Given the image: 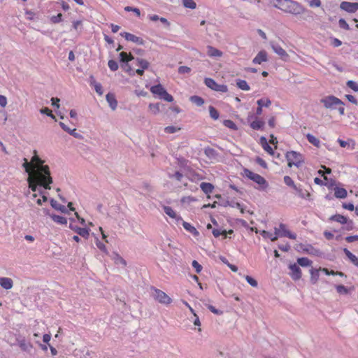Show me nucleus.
<instances>
[{
	"label": "nucleus",
	"instance_id": "412c9836",
	"mask_svg": "<svg viewBox=\"0 0 358 358\" xmlns=\"http://www.w3.org/2000/svg\"><path fill=\"white\" fill-rule=\"evenodd\" d=\"M271 48L275 53L280 56L282 58L287 57L286 51L278 43H271Z\"/></svg>",
	"mask_w": 358,
	"mask_h": 358
},
{
	"label": "nucleus",
	"instance_id": "dca6fc26",
	"mask_svg": "<svg viewBox=\"0 0 358 358\" xmlns=\"http://www.w3.org/2000/svg\"><path fill=\"white\" fill-rule=\"evenodd\" d=\"M268 60L267 53L264 50H262L257 53L253 59L252 62L255 64H261L263 62Z\"/></svg>",
	"mask_w": 358,
	"mask_h": 358
},
{
	"label": "nucleus",
	"instance_id": "338daca9",
	"mask_svg": "<svg viewBox=\"0 0 358 358\" xmlns=\"http://www.w3.org/2000/svg\"><path fill=\"white\" fill-rule=\"evenodd\" d=\"M178 71L180 74L189 73L191 71V69L186 66H179Z\"/></svg>",
	"mask_w": 358,
	"mask_h": 358
},
{
	"label": "nucleus",
	"instance_id": "a18cd8bd",
	"mask_svg": "<svg viewBox=\"0 0 358 358\" xmlns=\"http://www.w3.org/2000/svg\"><path fill=\"white\" fill-rule=\"evenodd\" d=\"M222 206L224 207L231 206L233 208H237L241 209V212H243L242 205L238 202L227 201Z\"/></svg>",
	"mask_w": 358,
	"mask_h": 358
},
{
	"label": "nucleus",
	"instance_id": "ddd939ff",
	"mask_svg": "<svg viewBox=\"0 0 358 358\" xmlns=\"http://www.w3.org/2000/svg\"><path fill=\"white\" fill-rule=\"evenodd\" d=\"M69 228L83 238L86 239L88 238L90 235L89 229L80 227L76 224H73V223H70Z\"/></svg>",
	"mask_w": 358,
	"mask_h": 358
},
{
	"label": "nucleus",
	"instance_id": "5701e85b",
	"mask_svg": "<svg viewBox=\"0 0 358 358\" xmlns=\"http://www.w3.org/2000/svg\"><path fill=\"white\" fill-rule=\"evenodd\" d=\"M180 222H182V224L186 231H187L188 232H189L194 236H197L199 234V233L196 230V229L194 226H192L191 224H189V222H187L185 221H183V220L180 221Z\"/></svg>",
	"mask_w": 358,
	"mask_h": 358
},
{
	"label": "nucleus",
	"instance_id": "f704fd0d",
	"mask_svg": "<svg viewBox=\"0 0 358 358\" xmlns=\"http://www.w3.org/2000/svg\"><path fill=\"white\" fill-rule=\"evenodd\" d=\"M261 235L263 238H269L271 241H275L278 238V234H276L275 232L272 234L271 232L265 230L261 231Z\"/></svg>",
	"mask_w": 358,
	"mask_h": 358
},
{
	"label": "nucleus",
	"instance_id": "20e7f679",
	"mask_svg": "<svg viewBox=\"0 0 358 358\" xmlns=\"http://www.w3.org/2000/svg\"><path fill=\"white\" fill-rule=\"evenodd\" d=\"M285 157L287 160L289 167L295 166L297 168H299L304 162L303 156L296 151L287 152Z\"/></svg>",
	"mask_w": 358,
	"mask_h": 358
},
{
	"label": "nucleus",
	"instance_id": "69168bd1",
	"mask_svg": "<svg viewBox=\"0 0 358 358\" xmlns=\"http://www.w3.org/2000/svg\"><path fill=\"white\" fill-rule=\"evenodd\" d=\"M62 20V15L61 13H59L57 15H53L50 17V21L52 23H59Z\"/></svg>",
	"mask_w": 358,
	"mask_h": 358
},
{
	"label": "nucleus",
	"instance_id": "c9c22d12",
	"mask_svg": "<svg viewBox=\"0 0 358 358\" xmlns=\"http://www.w3.org/2000/svg\"><path fill=\"white\" fill-rule=\"evenodd\" d=\"M136 65L139 66V69H142L143 70H146L148 69L150 64L149 62L142 58L137 57L136 59Z\"/></svg>",
	"mask_w": 358,
	"mask_h": 358
},
{
	"label": "nucleus",
	"instance_id": "a211bd4d",
	"mask_svg": "<svg viewBox=\"0 0 358 358\" xmlns=\"http://www.w3.org/2000/svg\"><path fill=\"white\" fill-rule=\"evenodd\" d=\"M207 55L210 57L215 58V57H222L223 53L220 50H218L211 45H208L207 46Z\"/></svg>",
	"mask_w": 358,
	"mask_h": 358
},
{
	"label": "nucleus",
	"instance_id": "4c0bfd02",
	"mask_svg": "<svg viewBox=\"0 0 358 358\" xmlns=\"http://www.w3.org/2000/svg\"><path fill=\"white\" fill-rule=\"evenodd\" d=\"M236 85L239 89L242 90L248 91L250 90L249 85L245 80H241V79L237 80Z\"/></svg>",
	"mask_w": 358,
	"mask_h": 358
},
{
	"label": "nucleus",
	"instance_id": "b1692460",
	"mask_svg": "<svg viewBox=\"0 0 358 358\" xmlns=\"http://www.w3.org/2000/svg\"><path fill=\"white\" fill-rule=\"evenodd\" d=\"M260 143L265 151H266L271 155H273L274 152L273 148L268 143L267 139L264 136L260 138Z\"/></svg>",
	"mask_w": 358,
	"mask_h": 358
},
{
	"label": "nucleus",
	"instance_id": "473e14b6",
	"mask_svg": "<svg viewBox=\"0 0 358 358\" xmlns=\"http://www.w3.org/2000/svg\"><path fill=\"white\" fill-rule=\"evenodd\" d=\"M306 139L308 140V141L311 143L312 145H313L314 146L317 147V148H319L320 146V141L315 136H314L313 134H307L306 135Z\"/></svg>",
	"mask_w": 358,
	"mask_h": 358
},
{
	"label": "nucleus",
	"instance_id": "603ef678",
	"mask_svg": "<svg viewBox=\"0 0 358 358\" xmlns=\"http://www.w3.org/2000/svg\"><path fill=\"white\" fill-rule=\"evenodd\" d=\"M336 289L337 292L341 294H347L349 292L348 289L343 285H336Z\"/></svg>",
	"mask_w": 358,
	"mask_h": 358
},
{
	"label": "nucleus",
	"instance_id": "393cba45",
	"mask_svg": "<svg viewBox=\"0 0 358 358\" xmlns=\"http://www.w3.org/2000/svg\"><path fill=\"white\" fill-rule=\"evenodd\" d=\"M297 192L298 196L306 200H310V194L306 189H302L300 187L296 186V189H294Z\"/></svg>",
	"mask_w": 358,
	"mask_h": 358
},
{
	"label": "nucleus",
	"instance_id": "37998d69",
	"mask_svg": "<svg viewBox=\"0 0 358 358\" xmlns=\"http://www.w3.org/2000/svg\"><path fill=\"white\" fill-rule=\"evenodd\" d=\"M223 124L232 130L236 131L238 129L237 125L231 120H224L223 121Z\"/></svg>",
	"mask_w": 358,
	"mask_h": 358
},
{
	"label": "nucleus",
	"instance_id": "6e6552de",
	"mask_svg": "<svg viewBox=\"0 0 358 358\" xmlns=\"http://www.w3.org/2000/svg\"><path fill=\"white\" fill-rule=\"evenodd\" d=\"M247 121L250 124V127L254 130H263L264 128V121L253 114L248 115Z\"/></svg>",
	"mask_w": 358,
	"mask_h": 358
},
{
	"label": "nucleus",
	"instance_id": "1a4fd4ad",
	"mask_svg": "<svg viewBox=\"0 0 358 358\" xmlns=\"http://www.w3.org/2000/svg\"><path fill=\"white\" fill-rule=\"evenodd\" d=\"M204 83L208 87L216 92H227L228 91L227 85L218 84L215 80L210 78H206L204 79Z\"/></svg>",
	"mask_w": 358,
	"mask_h": 358
},
{
	"label": "nucleus",
	"instance_id": "4be33fe9",
	"mask_svg": "<svg viewBox=\"0 0 358 358\" xmlns=\"http://www.w3.org/2000/svg\"><path fill=\"white\" fill-rule=\"evenodd\" d=\"M150 91L152 94H157L159 96V98H161L164 92L166 91V90L161 84H158L152 86L150 88Z\"/></svg>",
	"mask_w": 358,
	"mask_h": 358
},
{
	"label": "nucleus",
	"instance_id": "a19ab883",
	"mask_svg": "<svg viewBox=\"0 0 358 358\" xmlns=\"http://www.w3.org/2000/svg\"><path fill=\"white\" fill-rule=\"evenodd\" d=\"M257 103L259 106H261L262 108L266 107L268 108L271 106V101L269 99H260L257 101Z\"/></svg>",
	"mask_w": 358,
	"mask_h": 358
},
{
	"label": "nucleus",
	"instance_id": "bf43d9fd",
	"mask_svg": "<svg viewBox=\"0 0 358 358\" xmlns=\"http://www.w3.org/2000/svg\"><path fill=\"white\" fill-rule=\"evenodd\" d=\"M7 120V115L3 108H0V124H5Z\"/></svg>",
	"mask_w": 358,
	"mask_h": 358
},
{
	"label": "nucleus",
	"instance_id": "f03ea898",
	"mask_svg": "<svg viewBox=\"0 0 358 358\" xmlns=\"http://www.w3.org/2000/svg\"><path fill=\"white\" fill-rule=\"evenodd\" d=\"M27 181L29 188L34 192H38V194L40 188L50 189L52 178L48 166H43L38 170H35Z\"/></svg>",
	"mask_w": 358,
	"mask_h": 358
},
{
	"label": "nucleus",
	"instance_id": "f257e3e1",
	"mask_svg": "<svg viewBox=\"0 0 358 358\" xmlns=\"http://www.w3.org/2000/svg\"><path fill=\"white\" fill-rule=\"evenodd\" d=\"M272 6L286 13L294 16H301L303 20L312 22L314 20V13L305 8L299 2L294 0H271Z\"/></svg>",
	"mask_w": 358,
	"mask_h": 358
},
{
	"label": "nucleus",
	"instance_id": "4468645a",
	"mask_svg": "<svg viewBox=\"0 0 358 358\" xmlns=\"http://www.w3.org/2000/svg\"><path fill=\"white\" fill-rule=\"evenodd\" d=\"M289 268L291 271L290 275L294 280H299L301 278V270L296 264H289Z\"/></svg>",
	"mask_w": 358,
	"mask_h": 358
},
{
	"label": "nucleus",
	"instance_id": "79ce46f5",
	"mask_svg": "<svg viewBox=\"0 0 358 358\" xmlns=\"http://www.w3.org/2000/svg\"><path fill=\"white\" fill-rule=\"evenodd\" d=\"M209 113L212 119L216 120L219 118L220 114L217 110L213 106H209Z\"/></svg>",
	"mask_w": 358,
	"mask_h": 358
},
{
	"label": "nucleus",
	"instance_id": "7ed1b4c3",
	"mask_svg": "<svg viewBox=\"0 0 358 358\" xmlns=\"http://www.w3.org/2000/svg\"><path fill=\"white\" fill-rule=\"evenodd\" d=\"M243 177H245L259 185L256 187L257 189L264 191L266 190L268 187V183L266 179L260 176L259 174L255 173L248 169L244 168L242 173Z\"/></svg>",
	"mask_w": 358,
	"mask_h": 358
},
{
	"label": "nucleus",
	"instance_id": "de8ad7c7",
	"mask_svg": "<svg viewBox=\"0 0 358 358\" xmlns=\"http://www.w3.org/2000/svg\"><path fill=\"white\" fill-rule=\"evenodd\" d=\"M168 177L171 179L175 178L178 181H181L182 178H183V175L180 171H176L174 173H169Z\"/></svg>",
	"mask_w": 358,
	"mask_h": 358
},
{
	"label": "nucleus",
	"instance_id": "bb28decb",
	"mask_svg": "<svg viewBox=\"0 0 358 358\" xmlns=\"http://www.w3.org/2000/svg\"><path fill=\"white\" fill-rule=\"evenodd\" d=\"M19 346L22 351L29 352L33 346L30 342L27 341L25 339H22L19 341Z\"/></svg>",
	"mask_w": 358,
	"mask_h": 358
},
{
	"label": "nucleus",
	"instance_id": "ea45409f",
	"mask_svg": "<svg viewBox=\"0 0 358 358\" xmlns=\"http://www.w3.org/2000/svg\"><path fill=\"white\" fill-rule=\"evenodd\" d=\"M189 99L192 103H194L197 106H201L204 103L203 99L199 96H196V95L192 96Z\"/></svg>",
	"mask_w": 358,
	"mask_h": 358
},
{
	"label": "nucleus",
	"instance_id": "c756f323",
	"mask_svg": "<svg viewBox=\"0 0 358 358\" xmlns=\"http://www.w3.org/2000/svg\"><path fill=\"white\" fill-rule=\"evenodd\" d=\"M343 252L355 266H358V257H356L347 248L343 249Z\"/></svg>",
	"mask_w": 358,
	"mask_h": 358
},
{
	"label": "nucleus",
	"instance_id": "2f4dec72",
	"mask_svg": "<svg viewBox=\"0 0 358 358\" xmlns=\"http://www.w3.org/2000/svg\"><path fill=\"white\" fill-rule=\"evenodd\" d=\"M50 216L52 218V220L57 224H67V219L65 217L55 215V214L50 215Z\"/></svg>",
	"mask_w": 358,
	"mask_h": 358
},
{
	"label": "nucleus",
	"instance_id": "6e6d98bb",
	"mask_svg": "<svg viewBox=\"0 0 358 358\" xmlns=\"http://www.w3.org/2000/svg\"><path fill=\"white\" fill-rule=\"evenodd\" d=\"M345 226L343 227L344 230L350 231L354 229V222L352 220H347V222H345Z\"/></svg>",
	"mask_w": 358,
	"mask_h": 358
},
{
	"label": "nucleus",
	"instance_id": "aec40b11",
	"mask_svg": "<svg viewBox=\"0 0 358 358\" xmlns=\"http://www.w3.org/2000/svg\"><path fill=\"white\" fill-rule=\"evenodd\" d=\"M0 285L5 289H10L13 287V282L10 278H0Z\"/></svg>",
	"mask_w": 358,
	"mask_h": 358
},
{
	"label": "nucleus",
	"instance_id": "774afa93",
	"mask_svg": "<svg viewBox=\"0 0 358 358\" xmlns=\"http://www.w3.org/2000/svg\"><path fill=\"white\" fill-rule=\"evenodd\" d=\"M255 162L257 164H258L262 168H264V169L267 168V164L262 158L257 157L255 159Z\"/></svg>",
	"mask_w": 358,
	"mask_h": 358
},
{
	"label": "nucleus",
	"instance_id": "9b49d317",
	"mask_svg": "<svg viewBox=\"0 0 358 358\" xmlns=\"http://www.w3.org/2000/svg\"><path fill=\"white\" fill-rule=\"evenodd\" d=\"M120 36L124 37L126 41H131L136 44L143 45L145 44V41L134 34L128 33V32H121Z\"/></svg>",
	"mask_w": 358,
	"mask_h": 358
},
{
	"label": "nucleus",
	"instance_id": "5fc2aeb1",
	"mask_svg": "<svg viewBox=\"0 0 358 358\" xmlns=\"http://www.w3.org/2000/svg\"><path fill=\"white\" fill-rule=\"evenodd\" d=\"M212 233H213V236L216 238L219 237L220 235L224 236V238H227V231L226 230H223L222 231H221L218 229H213L212 231Z\"/></svg>",
	"mask_w": 358,
	"mask_h": 358
},
{
	"label": "nucleus",
	"instance_id": "2eb2a0df",
	"mask_svg": "<svg viewBox=\"0 0 358 358\" xmlns=\"http://www.w3.org/2000/svg\"><path fill=\"white\" fill-rule=\"evenodd\" d=\"M164 212L169 215L170 217L173 218L176 220L177 222L180 221H182V218L180 215H178L176 211L171 207L168 206H164L163 207Z\"/></svg>",
	"mask_w": 358,
	"mask_h": 358
},
{
	"label": "nucleus",
	"instance_id": "8fccbe9b",
	"mask_svg": "<svg viewBox=\"0 0 358 358\" xmlns=\"http://www.w3.org/2000/svg\"><path fill=\"white\" fill-rule=\"evenodd\" d=\"M31 162L34 163L38 164V166L36 169V170H38L41 166H44L43 164V162L36 155H35L34 156L32 157Z\"/></svg>",
	"mask_w": 358,
	"mask_h": 358
},
{
	"label": "nucleus",
	"instance_id": "72a5a7b5",
	"mask_svg": "<svg viewBox=\"0 0 358 358\" xmlns=\"http://www.w3.org/2000/svg\"><path fill=\"white\" fill-rule=\"evenodd\" d=\"M50 202L51 206L53 208L58 210L62 213L67 212L66 208L64 206L58 203L54 199H51Z\"/></svg>",
	"mask_w": 358,
	"mask_h": 358
},
{
	"label": "nucleus",
	"instance_id": "58836bf2",
	"mask_svg": "<svg viewBox=\"0 0 358 358\" xmlns=\"http://www.w3.org/2000/svg\"><path fill=\"white\" fill-rule=\"evenodd\" d=\"M310 281L313 284L316 283L319 278V270L316 268H310Z\"/></svg>",
	"mask_w": 358,
	"mask_h": 358
},
{
	"label": "nucleus",
	"instance_id": "e2e57ef3",
	"mask_svg": "<svg viewBox=\"0 0 358 358\" xmlns=\"http://www.w3.org/2000/svg\"><path fill=\"white\" fill-rule=\"evenodd\" d=\"M192 266L197 273H199L202 270V266L196 260H193Z\"/></svg>",
	"mask_w": 358,
	"mask_h": 358
},
{
	"label": "nucleus",
	"instance_id": "cd10ccee",
	"mask_svg": "<svg viewBox=\"0 0 358 358\" xmlns=\"http://www.w3.org/2000/svg\"><path fill=\"white\" fill-rule=\"evenodd\" d=\"M348 195L347 190L343 187H336L334 189V196L338 199H345Z\"/></svg>",
	"mask_w": 358,
	"mask_h": 358
},
{
	"label": "nucleus",
	"instance_id": "09e8293b",
	"mask_svg": "<svg viewBox=\"0 0 358 358\" xmlns=\"http://www.w3.org/2000/svg\"><path fill=\"white\" fill-rule=\"evenodd\" d=\"M346 85L354 92H358V83L350 80L347 81Z\"/></svg>",
	"mask_w": 358,
	"mask_h": 358
},
{
	"label": "nucleus",
	"instance_id": "864d4df0",
	"mask_svg": "<svg viewBox=\"0 0 358 358\" xmlns=\"http://www.w3.org/2000/svg\"><path fill=\"white\" fill-rule=\"evenodd\" d=\"M108 66L112 71H115L118 69V64L116 61L110 59L108 62Z\"/></svg>",
	"mask_w": 358,
	"mask_h": 358
},
{
	"label": "nucleus",
	"instance_id": "6ab92c4d",
	"mask_svg": "<svg viewBox=\"0 0 358 358\" xmlns=\"http://www.w3.org/2000/svg\"><path fill=\"white\" fill-rule=\"evenodd\" d=\"M303 250L308 254L313 255L315 256H320L322 254V252L320 250L314 248L313 245L308 244L304 248H303Z\"/></svg>",
	"mask_w": 358,
	"mask_h": 358
},
{
	"label": "nucleus",
	"instance_id": "49530a36",
	"mask_svg": "<svg viewBox=\"0 0 358 358\" xmlns=\"http://www.w3.org/2000/svg\"><path fill=\"white\" fill-rule=\"evenodd\" d=\"M284 182L289 187H292L293 189H296V185H295L294 180L291 177L288 176H285L283 178Z\"/></svg>",
	"mask_w": 358,
	"mask_h": 358
},
{
	"label": "nucleus",
	"instance_id": "9d476101",
	"mask_svg": "<svg viewBox=\"0 0 358 358\" xmlns=\"http://www.w3.org/2000/svg\"><path fill=\"white\" fill-rule=\"evenodd\" d=\"M274 231H275V234H278V237H287L292 240L296 238V235L287 230L285 224L280 223L279 228L275 227Z\"/></svg>",
	"mask_w": 358,
	"mask_h": 358
},
{
	"label": "nucleus",
	"instance_id": "3c124183",
	"mask_svg": "<svg viewBox=\"0 0 358 358\" xmlns=\"http://www.w3.org/2000/svg\"><path fill=\"white\" fill-rule=\"evenodd\" d=\"M180 129V127L175 126H168L164 128V131L166 134H174Z\"/></svg>",
	"mask_w": 358,
	"mask_h": 358
},
{
	"label": "nucleus",
	"instance_id": "e433bc0d",
	"mask_svg": "<svg viewBox=\"0 0 358 358\" xmlns=\"http://www.w3.org/2000/svg\"><path fill=\"white\" fill-rule=\"evenodd\" d=\"M297 263L302 267H306L310 266L313 262L307 257H299L297 259Z\"/></svg>",
	"mask_w": 358,
	"mask_h": 358
},
{
	"label": "nucleus",
	"instance_id": "7c9ffc66",
	"mask_svg": "<svg viewBox=\"0 0 358 358\" xmlns=\"http://www.w3.org/2000/svg\"><path fill=\"white\" fill-rule=\"evenodd\" d=\"M348 218L344 215L340 214H336L329 217V220L339 222L342 224H344L347 222V220Z\"/></svg>",
	"mask_w": 358,
	"mask_h": 358
},
{
	"label": "nucleus",
	"instance_id": "a878e982",
	"mask_svg": "<svg viewBox=\"0 0 358 358\" xmlns=\"http://www.w3.org/2000/svg\"><path fill=\"white\" fill-rule=\"evenodd\" d=\"M200 188L206 194H208L213 192L214 185L210 182H203L200 184Z\"/></svg>",
	"mask_w": 358,
	"mask_h": 358
},
{
	"label": "nucleus",
	"instance_id": "c85d7f7f",
	"mask_svg": "<svg viewBox=\"0 0 358 358\" xmlns=\"http://www.w3.org/2000/svg\"><path fill=\"white\" fill-rule=\"evenodd\" d=\"M337 142L341 148L348 147L350 150H353L355 148V141L352 140L344 141L343 139L338 138Z\"/></svg>",
	"mask_w": 358,
	"mask_h": 358
},
{
	"label": "nucleus",
	"instance_id": "0eeeda50",
	"mask_svg": "<svg viewBox=\"0 0 358 358\" xmlns=\"http://www.w3.org/2000/svg\"><path fill=\"white\" fill-rule=\"evenodd\" d=\"M151 289L152 297L159 303L168 305L172 302V299L164 292L154 287H152Z\"/></svg>",
	"mask_w": 358,
	"mask_h": 358
},
{
	"label": "nucleus",
	"instance_id": "680f3d73",
	"mask_svg": "<svg viewBox=\"0 0 358 358\" xmlns=\"http://www.w3.org/2000/svg\"><path fill=\"white\" fill-rule=\"evenodd\" d=\"M124 10L126 11H132V13H134L136 16L140 17L141 15V11L138 8L131 7V6H127L125 7Z\"/></svg>",
	"mask_w": 358,
	"mask_h": 358
},
{
	"label": "nucleus",
	"instance_id": "052dcab7",
	"mask_svg": "<svg viewBox=\"0 0 358 358\" xmlns=\"http://www.w3.org/2000/svg\"><path fill=\"white\" fill-rule=\"evenodd\" d=\"M160 99L166 101L167 102H172L173 101V96L169 94L166 90Z\"/></svg>",
	"mask_w": 358,
	"mask_h": 358
},
{
	"label": "nucleus",
	"instance_id": "423d86ee",
	"mask_svg": "<svg viewBox=\"0 0 358 358\" xmlns=\"http://www.w3.org/2000/svg\"><path fill=\"white\" fill-rule=\"evenodd\" d=\"M321 103L327 109L335 110L338 105H345L344 102L334 95L327 96L321 99Z\"/></svg>",
	"mask_w": 358,
	"mask_h": 358
},
{
	"label": "nucleus",
	"instance_id": "f8f14e48",
	"mask_svg": "<svg viewBox=\"0 0 358 358\" xmlns=\"http://www.w3.org/2000/svg\"><path fill=\"white\" fill-rule=\"evenodd\" d=\"M341 10H343L349 13H354L358 10L357 2L343 1L340 5Z\"/></svg>",
	"mask_w": 358,
	"mask_h": 358
},
{
	"label": "nucleus",
	"instance_id": "13d9d810",
	"mask_svg": "<svg viewBox=\"0 0 358 358\" xmlns=\"http://www.w3.org/2000/svg\"><path fill=\"white\" fill-rule=\"evenodd\" d=\"M245 280H246L247 282L253 287H256L258 285L257 281L255 278H253L252 277H251L250 275H246Z\"/></svg>",
	"mask_w": 358,
	"mask_h": 358
},
{
	"label": "nucleus",
	"instance_id": "0e129e2a",
	"mask_svg": "<svg viewBox=\"0 0 358 358\" xmlns=\"http://www.w3.org/2000/svg\"><path fill=\"white\" fill-rule=\"evenodd\" d=\"M41 114H45L52 119H55V115L52 113V111L48 108H43L40 110Z\"/></svg>",
	"mask_w": 358,
	"mask_h": 358
},
{
	"label": "nucleus",
	"instance_id": "4d7b16f0",
	"mask_svg": "<svg viewBox=\"0 0 358 358\" xmlns=\"http://www.w3.org/2000/svg\"><path fill=\"white\" fill-rule=\"evenodd\" d=\"M338 25H339V27L343 29H345V30H349L350 29L349 24L347 23V22L343 18H341L338 20Z\"/></svg>",
	"mask_w": 358,
	"mask_h": 358
},
{
	"label": "nucleus",
	"instance_id": "c03bdc74",
	"mask_svg": "<svg viewBox=\"0 0 358 358\" xmlns=\"http://www.w3.org/2000/svg\"><path fill=\"white\" fill-rule=\"evenodd\" d=\"M183 6L187 8L194 9L196 4L194 0H182Z\"/></svg>",
	"mask_w": 358,
	"mask_h": 358
},
{
	"label": "nucleus",
	"instance_id": "f3484780",
	"mask_svg": "<svg viewBox=\"0 0 358 358\" xmlns=\"http://www.w3.org/2000/svg\"><path fill=\"white\" fill-rule=\"evenodd\" d=\"M106 99L110 106V108L115 110L117 106V101L115 96L112 93H108L106 96Z\"/></svg>",
	"mask_w": 358,
	"mask_h": 358
},
{
	"label": "nucleus",
	"instance_id": "39448f33",
	"mask_svg": "<svg viewBox=\"0 0 358 358\" xmlns=\"http://www.w3.org/2000/svg\"><path fill=\"white\" fill-rule=\"evenodd\" d=\"M119 57L120 62L122 64L121 66L123 70L125 72H127L130 76H134L135 72L131 68V65L129 64V62L134 59V57L131 53H127L125 52H121Z\"/></svg>",
	"mask_w": 358,
	"mask_h": 358
}]
</instances>
